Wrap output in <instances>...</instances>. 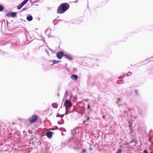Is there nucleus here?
Returning a JSON list of instances; mask_svg holds the SVG:
<instances>
[{
	"instance_id": "79ce46f5",
	"label": "nucleus",
	"mask_w": 153,
	"mask_h": 153,
	"mask_svg": "<svg viewBox=\"0 0 153 153\" xmlns=\"http://www.w3.org/2000/svg\"><path fill=\"white\" fill-rule=\"evenodd\" d=\"M55 129L54 128H52L51 129V130H55Z\"/></svg>"
},
{
	"instance_id": "c85d7f7f",
	"label": "nucleus",
	"mask_w": 153,
	"mask_h": 153,
	"mask_svg": "<svg viewBox=\"0 0 153 153\" xmlns=\"http://www.w3.org/2000/svg\"><path fill=\"white\" fill-rule=\"evenodd\" d=\"M67 111L68 110H66L65 113L64 114H68L69 112H68Z\"/></svg>"
},
{
	"instance_id": "4c0bfd02",
	"label": "nucleus",
	"mask_w": 153,
	"mask_h": 153,
	"mask_svg": "<svg viewBox=\"0 0 153 153\" xmlns=\"http://www.w3.org/2000/svg\"><path fill=\"white\" fill-rule=\"evenodd\" d=\"M73 70H74V71H77V69H76V68H74Z\"/></svg>"
},
{
	"instance_id": "473e14b6",
	"label": "nucleus",
	"mask_w": 153,
	"mask_h": 153,
	"mask_svg": "<svg viewBox=\"0 0 153 153\" xmlns=\"http://www.w3.org/2000/svg\"><path fill=\"white\" fill-rule=\"evenodd\" d=\"M143 153H148V152L147 151L145 150L143 151Z\"/></svg>"
},
{
	"instance_id": "dca6fc26",
	"label": "nucleus",
	"mask_w": 153,
	"mask_h": 153,
	"mask_svg": "<svg viewBox=\"0 0 153 153\" xmlns=\"http://www.w3.org/2000/svg\"><path fill=\"white\" fill-rule=\"evenodd\" d=\"M68 91H66L65 92V94L64 95V98H65L66 97H67V96H68Z\"/></svg>"
},
{
	"instance_id": "39448f33",
	"label": "nucleus",
	"mask_w": 153,
	"mask_h": 153,
	"mask_svg": "<svg viewBox=\"0 0 153 153\" xmlns=\"http://www.w3.org/2000/svg\"><path fill=\"white\" fill-rule=\"evenodd\" d=\"M28 1L29 0H24L17 6V9L18 10L20 9L25 4L27 3Z\"/></svg>"
},
{
	"instance_id": "de8ad7c7",
	"label": "nucleus",
	"mask_w": 153,
	"mask_h": 153,
	"mask_svg": "<svg viewBox=\"0 0 153 153\" xmlns=\"http://www.w3.org/2000/svg\"><path fill=\"white\" fill-rule=\"evenodd\" d=\"M43 40H44V41L45 42V39H43Z\"/></svg>"
},
{
	"instance_id": "a878e982",
	"label": "nucleus",
	"mask_w": 153,
	"mask_h": 153,
	"mask_svg": "<svg viewBox=\"0 0 153 153\" xmlns=\"http://www.w3.org/2000/svg\"><path fill=\"white\" fill-rule=\"evenodd\" d=\"M64 115H65L64 114H62V115H60V117L61 118V119H62V118L64 117Z\"/></svg>"
},
{
	"instance_id": "4468645a",
	"label": "nucleus",
	"mask_w": 153,
	"mask_h": 153,
	"mask_svg": "<svg viewBox=\"0 0 153 153\" xmlns=\"http://www.w3.org/2000/svg\"><path fill=\"white\" fill-rule=\"evenodd\" d=\"M53 62V63L52 64L50 65H53V64H57L59 63V62H60V61L58 60H51V61H50V62Z\"/></svg>"
},
{
	"instance_id": "cd10ccee",
	"label": "nucleus",
	"mask_w": 153,
	"mask_h": 153,
	"mask_svg": "<svg viewBox=\"0 0 153 153\" xmlns=\"http://www.w3.org/2000/svg\"><path fill=\"white\" fill-rule=\"evenodd\" d=\"M45 51L48 54V56H49V53H48V51L46 49H45Z\"/></svg>"
},
{
	"instance_id": "37998d69",
	"label": "nucleus",
	"mask_w": 153,
	"mask_h": 153,
	"mask_svg": "<svg viewBox=\"0 0 153 153\" xmlns=\"http://www.w3.org/2000/svg\"><path fill=\"white\" fill-rule=\"evenodd\" d=\"M57 96L58 97H59V93H58L57 94Z\"/></svg>"
},
{
	"instance_id": "4be33fe9",
	"label": "nucleus",
	"mask_w": 153,
	"mask_h": 153,
	"mask_svg": "<svg viewBox=\"0 0 153 153\" xmlns=\"http://www.w3.org/2000/svg\"><path fill=\"white\" fill-rule=\"evenodd\" d=\"M122 152V150L120 149H118L117 153H121Z\"/></svg>"
},
{
	"instance_id": "f03ea898",
	"label": "nucleus",
	"mask_w": 153,
	"mask_h": 153,
	"mask_svg": "<svg viewBox=\"0 0 153 153\" xmlns=\"http://www.w3.org/2000/svg\"><path fill=\"white\" fill-rule=\"evenodd\" d=\"M38 117L37 115L34 114L30 117L28 118V120L31 123H33L35 122L37 120Z\"/></svg>"
},
{
	"instance_id": "c756f323",
	"label": "nucleus",
	"mask_w": 153,
	"mask_h": 153,
	"mask_svg": "<svg viewBox=\"0 0 153 153\" xmlns=\"http://www.w3.org/2000/svg\"><path fill=\"white\" fill-rule=\"evenodd\" d=\"M90 108H91V107H90V105L89 104H88V107H87V109H89Z\"/></svg>"
},
{
	"instance_id": "0eeeda50",
	"label": "nucleus",
	"mask_w": 153,
	"mask_h": 153,
	"mask_svg": "<svg viewBox=\"0 0 153 153\" xmlns=\"http://www.w3.org/2000/svg\"><path fill=\"white\" fill-rule=\"evenodd\" d=\"M64 55L63 52L62 51L57 52L56 54V57L59 59H61Z\"/></svg>"
},
{
	"instance_id": "aec40b11",
	"label": "nucleus",
	"mask_w": 153,
	"mask_h": 153,
	"mask_svg": "<svg viewBox=\"0 0 153 153\" xmlns=\"http://www.w3.org/2000/svg\"><path fill=\"white\" fill-rule=\"evenodd\" d=\"M3 10V8L2 6L0 4V11H1Z\"/></svg>"
},
{
	"instance_id": "9b49d317",
	"label": "nucleus",
	"mask_w": 153,
	"mask_h": 153,
	"mask_svg": "<svg viewBox=\"0 0 153 153\" xmlns=\"http://www.w3.org/2000/svg\"><path fill=\"white\" fill-rule=\"evenodd\" d=\"M53 135V132L50 131H47L46 133V135L48 138H51Z\"/></svg>"
},
{
	"instance_id": "6e6552de",
	"label": "nucleus",
	"mask_w": 153,
	"mask_h": 153,
	"mask_svg": "<svg viewBox=\"0 0 153 153\" xmlns=\"http://www.w3.org/2000/svg\"><path fill=\"white\" fill-rule=\"evenodd\" d=\"M64 56L65 59H67L69 61H71L73 59L72 56L71 55H67L65 54L64 55Z\"/></svg>"
},
{
	"instance_id": "9d476101",
	"label": "nucleus",
	"mask_w": 153,
	"mask_h": 153,
	"mask_svg": "<svg viewBox=\"0 0 153 153\" xmlns=\"http://www.w3.org/2000/svg\"><path fill=\"white\" fill-rule=\"evenodd\" d=\"M85 111L84 107L83 106H82L80 108L79 111V113L82 115L84 113Z\"/></svg>"
},
{
	"instance_id": "7c9ffc66",
	"label": "nucleus",
	"mask_w": 153,
	"mask_h": 153,
	"mask_svg": "<svg viewBox=\"0 0 153 153\" xmlns=\"http://www.w3.org/2000/svg\"><path fill=\"white\" fill-rule=\"evenodd\" d=\"M60 114L59 113L57 114L56 115V117H60Z\"/></svg>"
},
{
	"instance_id": "a19ab883",
	"label": "nucleus",
	"mask_w": 153,
	"mask_h": 153,
	"mask_svg": "<svg viewBox=\"0 0 153 153\" xmlns=\"http://www.w3.org/2000/svg\"><path fill=\"white\" fill-rule=\"evenodd\" d=\"M118 101H120L121 100H120V98H118Z\"/></svg>"
},
{
	"instance_id": "5fc2aeb1",
	"label": "nucleus",
	"mask_w": 153,
	"mask_h": 153,
	"mask_svg": "<svg viewBox=\"0 0 153 153\" xmlns=\"http://www.w3.org/2000/svg\"><path fill=\"white\" fill-rule=\"evenodd\" d=\"M13 142H11V143H12Z\"/></svg>"
},
{
	"instance_id": "09e8293b",
	"label": "nucleus",
	"mask_w": 153,
	"mask_h": 153,
	"mask_svg": "<svg viewBox=\"0 0 153 153\" xmlns=\"http://www.w3.org/2000/svg\"><path fill=\"white\" fill-rule=\"evenodd\" d=\"M77 1H75V2H77Z\"/></svg>"
},
{
	"instance_id": "20e7f679",
	"label": "nucleus",
	"mask_w": 153,
	"mask_h": 153,
	"mask_svg": "<svg viewBox=\"0 0 153 153\" xmlns=\"http://www.w3.org/2000/svg\"><path fill=\"white\" fill-rule=\"evenodd\" d=\"M72 104L71 102L68 100H66L65 102L64 105L65 106V108L67 109V110H68L69 108L72 106Z\"/></svg>"
},
{
	"instance_id": "a18cd8bd",
	"label": "nucleus",
	"mask_w": 153,
	"mask_h": 153,
	"mask_svg": "<svg viewBox=\"0 0 153 153\" xmlns=\"http://www.w3.org/2000/svg\"><path fill=\"white\" fill-rule=\"evenodd\" d=\"M116 103L117 104H118V101H117L116 102Z\"/></svg>"
},
{
	"instance_id": "3c124183",
	"label": "nucleus",
	"mask_w": 153,
	"mask_h": 153,
	"mask_svg": "<svg viewBox=\"0 0 153 153\" xmlns=\"http://www.w3.org/2000/svg\"><path fill=\"white\" fill-rule=\"evenodd\" d=\"M36 6H38V4H36Z\"/></svg>"
},
{
	"instance_id": "6ab92c4d",
	"label": "nucleus",
	"mask_w": 153,
	"mask_h": 153,
	"mask_svg": "<svg viewBox=\"0 0 153 153\" xmlns=\"http://www.w3.org/2000/svg\"><path fill=\"white\" fill-rule=\"evenodd\" d=\"M74 140V139L73 138H71L69 139V143L73 142Z\"/></svg>"
},
{
	"instance_id": "5701e85b",
	"label": "nucleus",
	"mask_w": 153,
	"mask_h": 153,
	"mask_svg": "<svg viewBox=\"0 0 153 153\" xmlns=\"http://www.w3.org/2000/svg\"><path fill=\"white\" fill-rule=\"evenodd\" d=\"M74 130H73V131L71 132V133L72 134L74 135L75 134H76V132L74 133Z\"/></svg>"
},
{
	"instance_id": "2eb2a0df",
	"label": "nucleus",
	"mask_w": 153,
	"mask_h": 153,
	"mask_svg": "<svg viewBox=\"0 0 153 153\" xmlns=\"http://www.w3.org/2000/svg\"><path fill=\"white\" fill-rule=\"evenodd\" d=\"M123 83V80H118L117 81V83L118 84H120Z\"/></svg>"
},
{
	"instance_id": "f704fd0d",
	"label": "nucleus",
	"mask_w": 153,
	"mask_h": 153,
	"mask_svg": "<svg viewBox=\"0 0 153 153\" xmlns=\"http://www.w3.org/2000/svg\"><path fill=\"white\" fill-rule=\"evenodd\" d=\"M123 78H124V77H121V76H120V77H119L118 79H122Z\"/></svg>"
},
{
	"instance_id": "e433bc0d",
	"label": "nucleus",
	"mask_w": 153,
	"mask_h": 153,
	"mask_svg": "<svg viewBox=\"0 0 153 153\" xmlns=\"http://www.w3.org/2000/svg\"><path fill=\"white\" fill-rule=\"evenodd\" d=\"M40 0H36V1H34V2H36L37 1H40Z\"/></svg>"
},
{
	"instance_id": "bb28decb",
	"label": "nucleus",
	"mask_w": 153,
	"mask_h": 153,
	"mask_svg": "<svg viewBox=\"0 0 153 153\" xmlns=\"http://www.w3.org/2000/svg\"><path fill=\"white\" fill-rule=\"evenodd\" d=\"M85 151H86L85 149H83L82 150V151L80 152V153H84Z\"/></svg>"
},
{
	"instance_id": "864d4df0",
	"label": "nucleus",
	"mask_w": 153,
	"mask_h": 153,
	"mask_svg": "<svg viewBox=\"0 0 153 153\" xmlns=\"http://www.w3.org/2000/svg\"><path fill=\"white\" fill-rule=\"evenodd\" d=\"M29 143V144H30V143H30H30Z\"/></svg>"
},
{
	"instance_id": "a211bd4d",
	"label": "nucleus",
	"mask_w": 153,
	"mask_h": 153,
	"mask_svg": "<svg viewBox=\"0 0 153 153\" xmlns=\"http://www.w3.org/2000/svg\"><path fill=\"white\" fill-rule=\"evenodd\" d=\"M132 74V73L131 72H128L126 74V76H131Z\"/></svg>"
},
{
	"instance_id": "1a4fd4ad",
	"label": "nucleus",
	"mask_w": 153,
	"mask_h": 153,
	"mask_svg": "<svg viewBox=\"0 0 153 153\" xmlns=\"http://www.w3.org/2000/svg\"><path fill=\"white\" fill-rule=\"evenodd\" d=\"M70 77L74 81H76L78 78V76L75 74L72 75Z\"/></svg>"
},
{
	"instance_id": "72a5a7b5",
	"label": "nucleus",
	"mask_w": 153,
	"mask_h": 153,
	"mask_svg": "<svg viewBox=\"0 0 153 153\" xmlns=\"http://www.w3.org/2000/svg\"><path fill=\"white\" fill-rule=\"evenodd\" d=\"M48 30V29H47L45 30V33H46Z\"/></svg>"
},
{
	"instance_id": "8fccbe9b",
	"label": "nucleus",
	"mask_w": 153,
	"mask_h": 153,
	"mask_svg": "<svg viewBox=\"0 0 153 153\" xmlns=\"http://www.w3.org/2000/svg\"><path fill=\"white\" fill-rule=\"evenodd\" d=\"M48 36L49 37H51V36H50L49 35Z\"/></svg>"
},
{
	"instance_id": "49530a36",
	"label": "nucleus",
	"mask_w": 153,
	"mask_h": 153,
	"mask_svg": "<svg viewBox=\"0 0 153 153\" xmlns=\"http://www.w3.org/2000/svg\"><path fill=\"white\" fill-rule=\"evenodd\" d=\"M105 116H103V118H105Z\"/></svg>"
},
{
	"instance_id": "412c9836",
	"label": "nucleus",
	"mask_w": 153,
	"mask_h": 153,
	"mask_svg": "<svg viewBox=\"0 0 153 153\" xmlns=\"http://www.w3.org/2000/svg\"><path fill=\"white\" fill-rule=\"evenodd\" d=\"M135 94L137 95H139V94L138 92V91L137 90H136L135 91Z\"/></svg>"
},
{
	"instance_id": "f8f14e48",
	"label": "nucleus",
	"mask_w": 153,
	"mask_h": 153,
	"mask_svg": "<svg viewBox=\"0 0 153 153\" xmlns=\"http://www.w3.org/2000/svg\"><path fill=\"white\" fill-rule=\"evenodd\" d=\"M33 18L32 16L30 15H29L27 17V19L28 21H30L33 20Z\"/></svg>"
},
{
	"instance_id": "f257e3e1",
	"label": "nucleus",
	"mask_w": 153,
	"mask_h": 153,
	"mask_svg": "<svg viewBox=\"0 0 153 153\" xmlns=\"http://www.w3.org/2000/svg\"><path fill=\"white\" fill-rule=\"evenodd\" d=\"M69 7L70 5L68 3H62L58 7L57 10V12L58 13H63L66 11Z\"/></svg>"
},
{
	"instance_id": "423d86ee",
	"label": "nucleus",
	"mask_w": 153,
	"mask_h": 153,
	"mask_svg": "<svg viewBox=\"0 0 153 153\" xmlns=\"http://www.w3.org/2000/svg\"><path fill=\"white\" fill-rule=\"evenodd\" d=\"M16 12H9L7 13L5 16L8 17H14L16 16Z\"/></svg>"
},
{
	"instance_id": "ea45409f",
	"label": "nucleus",
	"mask_w": 153,
	"mask_h": 153,
	"mask_svg": "<svg viewBox=\"0 0 153 153\" xmlns=\"http://www.w3.org/2000/svg\"><path fill=\"white\" fill-rule=\"evenodd\" d=\"M49 49L52 52L53 51H52V50L50 48H49Z\"/></svg>"
},
{
	"instance_id": "c03bdc74",
	"label": "nucleus",
	"mask_w": 153,
	"mask_h": 153,
	"mask_svg": "<svg viewBox=\"0 0 153 153\" xmlns=\"http://www.w3.org/2000/svg\"><path fill=\"white\" fill-rule=\"evenodd\" d=\"M89 100L88 99H86V101H87Z\"/></svg>"
},
{
	"instance_id": "f3484780",
	"label": "nucleus",
	"mask_w": 153,
	"mask_h": 153,
	"mask_svg": "<svg viewBox=\"0 0 153 153\" xmlns=\"http://www.w3.org/2000/svg\"><path fill=\"white\" fill-rule=\"evenodd\" d=\"M52 107L55 108H57V104H56L55 103H53L52 104Z\"/></svg>"
},
{
	"instance_id": "58836bf2",
	"label": "nucleus",
	"mask_w": 153,
	"mask_h": 153,
	"mask_svg": "<svg viewBox=\"0 0 153 153\" xmlns=\"http://www.w3.org/2000/svg\"><path fill=\"white\" fill-rule=\"evenodd\" d=\"M55 129H58V127L57 126H55Z\"/></svg>"
},
{
	"instance_id": "b1692460",
	"label": "nucleus",
	"mask_w": 153,
	"mask_h": 153,
	"mask_svg": "<svg viewBox=\"0 0 153 153\" xmlns=\"http://www.w3.org/2000/svg\"><path fill=\"white\" fill-rule=\"evenodd\" d=\"M27 9V8L26 7H24L23 8V9L22 10V11H23L25 10H26Z\"/></svg>"
},
{
	"instance_id": "393cba45",
	"label": "nucleus",
	"mask_w": 153,
	"mask_h": 153,
	"mask_svg": "<svg viewBox=\"0 0 153 153\" xmlns=\"http://www.w3.org/2000/svg\"><path fill=\"white\" fill-rule=\"evenodd\" d=\"M62 124H63L64 123V120L63 119H61V122Z\"/></svg>"
},
{
	"instance_id": "c9c22d12",
	"label": "nucleus",
	"mask_w": 153,
	"mask_h": 153,
	"mask_svg": "<svg viewBox=\"0 0 153 153\" xmlns=\"http://www.w3.org/2000/svg\"><path fill=\"white\" fill-rule=\"evenodd\" d=\"M58 123L59 125H60V124H62L59 121L58 122Z\"/></svg>"
},
{
	"instance_id": "ddd939ff",
	"label": "nucleus",
	"mask_w": 153,
	"mask_h": 153,
	"mask_svg": "<svg viewBox=\"0 0 153 153\" xmlns=\"http://www.w3.org/2000/svg\"><path fill=\"white\" fill-rule=\"evenodd\" d=\"M131 143H138V141L136 140V138H134L132 139L131 142Z\"/></svg>"
},
{
	"instance_id": "603ef678",
	"label": "nucleus",
	"mask_w": 153,
	"mask_h": 153,
	"mask_svg": "<svg viewBox=\"0 0 153 153\" xmlns=\"http://www.w3.org/2000/svg\"><path fill=\"white\" fill-rule=\"evenodd\" d=\"M149 140H151V139H150V138H149Z\"/></svg>"
},
{
	"instance_id": "2f4dec72",
	"label": "nucleus",
	"mask_w": 153,
	"mask_h": 153,
	"mask_svg": "<svg viewBox=\"0 0 153 153\" xmlns=\"http://www.w3.org/2000/svg\"><path fill=\"white\" fill-rule=\"evenodd\" d=\"M56 20V19H55L53 21V22L54 23V25H56V23H54V22H55Z\"/></svg>"
},
{
	"instance_id": "7ed1b4c3",
	"label": "nucleus",
	"mask_w": 153,
	"mask_h": 153,
	"mask_svg": "<svg viewBox=\"0 0 153 153\" xmlns=\"http://www.w3.org/2000/svg\"><path fill=\"white\" fill-rule=\"evenodd\" d=\"M146 114V111L143 110H140L139 111V112L137 116L135 117V119H138L139 117H145Z\"/></svg>"
}]
</instances>
